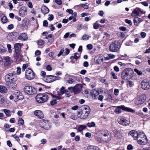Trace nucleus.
<instances>
[{"label":"nucleus","instance_id":"nucleus-1","mask_svg":"<svg viewBox=\"0 0 150 150\" xmlns=\"http://www.w3.org/2000/svg\"><path fill=\"white\" fill-rule=\"evenodd\" d=\"M133 70L132 69L130 68L125 69L121 74V78L123 79H130L133 77Z\"/></svg>","mask_w":150,"mask_h":150},{"label":"nucleus","instance_id":"nucleus-2","mask_svg":"<svg viewBox=\"0 0 150 150\" xmlns=\"http://www.w3.org/2000/svg\"><path fill=\"white\" fill-rule=\"evenodd\" d=\"M48 95L49 94L47 93L38 94L35 97L37 102L39 103L46 102L48 100Z\"/></svg>","mask_w":150,"mask_h":150},{"label":"nucleus","instance_id":"nucleus-3","mask_svg":"<svg viewBox=\"0 0 150 150\" xmlns=\"http://www.w3.org/2000/svg\"><path fill=\"white\" fill-rule=\"evenodd\" d=\"M5 80L7 84H9L11 82H15L17 79L16 76L13 73L6 74L5 76Z\"/></svg>","mask_w":150,"mask_h":150},{"label":"nucleus","instance_id":"nucleus-4","mask_svg":"<svg viewBox=\"0 0 150 150\" xmlns=\"http://www.w3.org/2000/svg\"><path fill=\"white\" fill-rule=\"evenodd\" d=\"M120 47V44L119 42L115 40L112 42L109 47L110 51L112 52H116L119 50Z\"/></svg>","mask_w":150,"mask_h":150},{"label":"nucleus","instance_id":"nucleus-5","mask_svg":"<svg viewBox=\"0 0 150 150\" xmlns=\"http://www.w3.org/2000/svg\"><path fill=\"white\" fill-rule=\"evenodd\" d=\"M115 107H116V108L114 110V112L116 114H119L121 113L122 112V110L132 112H134V110L129 108L126 107L124 105Z\"/></svg>","mask_w":150,"mask_h":150},{"label":"nucleus","instance_id":"nucleus-6","mask_svg":"<svg viewBox=\"0 0 150 150\" xmlns=\"http://www.w3.org/2000/svg\"><path fill=\"white\" fill-rule=\"evenodd\" d=\"M24 92L29 95H32L36 93V89L30 86H25L24 88Z\"/></svg>","mask_w":150,"mask_h":150},{"label":"nucleus","instance_id":"nucleus-7","mask_svg":"<svg viewBox=\"0 0 150 150\" xmlns=\"http://www.w3.org/2000/svg\"><path fill=\"white\" fill-rule=\"evenodd\" d=\"M118 122L120 124L127 126L130 123V121L129 119L123 116L119 117L117 119Z\"/></svg>","mask_w":150,"mask_h":150},{"label":"nucleus","instance_id":"nucleus-8","mask_svg":"<svg viewBox=\"0 0 150 150\" xmlns=\"http://www.w3.org/2000/svg\"><path fill=\"white\" fill-rule=\"evenodd\" d=\"M58 78H59V77L52 75H47L44 77L43 79L47 83H50L56 80L59 79Z\"/></svg>","mask_w":150,"mask_h":150},{"label":"nucleus","instance_id":"nucleus-9","mask_svg":"<svg viewBox=\"0 0 150 150\" xmlns=\"http://www.w3.org/2000/svg\"><path fill=\"white\" fill-rule=\"evenodd\" d=\"M25 77L29 80H31L34 77V73L31 69H29L25 72Z\"/></svg>","mask_w":150,"mask_h":150},{"label":"nucleus","instance_id":"nucleus-10","mask_svg":"<svg viewBox=\"0 0 150 150\" xmlns=\"http://www.w3.org/2000/svg\"><path fill=\"white\" fill-rule=\"evenodd\" d=\"M141 87L144 90H148L150 88V81H147L146 80L142 81L141 83Z\"/></svg>","mask_w":150,"mask_h":150},{"label":"nucleus","instance_id":"nucleus-11","mask_svg":"<svg viewBox=\"0 0 150 150\" xmlns=\"http://www.w3.org/2000/svg\"><path fill=\"white\" fill-rule=\"evenodd\" d=\"M146 100V96L144 95H141L140 97H137L135 99V103L137 105L142 104Z\"/></svg>","mask_w":150,"mask_h":150},{"label":"nucleus","instance_id":"nucleus-12","mask_svg":"<svg viewBox=\"0 0 150 150\" xmlns=\"http://www.w3.org/2000/svg\"><path fill=\"white\" fill-rule=\"evenodd\" d=\"M40 125L42 128L45 129H48L50 127L48 121L42 120L40 122Z\"/></svg>","mask_w":150,"mask_h":150},{"label":"nucleus","instance_id":"nucleus-13","mask_svg":"<svg viewBox=\"0 0 150 150\" xmlns=\"http://www.w3.org/2000/svg\"><path fill=\"white\" fill-rule=\"evenodd\" d=\"M82 86L80 84H77L74 87V93L75 94H76L79 93L81 89Z\"/></svg>","mask_w":150,"mask_h":150},{"label":"nucleus","instance_id":"nucleus-14","mask_svg":"<svg viewBox=\"0 0 150 150\" xmlns=\"http://www.w3.org/2000/svg\"><path fill=\"white\" fill-rule=\"evenodd\" d=\"M19 14L21 17L25 16L27 14V9L25 7L22 6L19 10Z\"/></svg>","mask_w":150,"mask_h":150},{"label":"nucleus","instance_id":"nucleus-15","mask_svg":"<svg viewBox=\"0 0 150 150\" xmlns=\"http://www.w3.org/2000/svg\"><path fill=\"white\" fill-rule=\"evenodd\" d=\"M21 45V44L17 43H16L14 45L15 52L18 55L20 54Z\"/></svg>","mask_w":150,"mask_h":150},{"label":"nucleus","instance_id":"nucleus-16","mask_svg":"<svg viewBox=\"0 0 150 150\" xmlns=\"http://www.w3.org/2000/svg\"><path fill=\"white\" fill-rule=\"evenodd\" d=\"M2 61L6 66H8L12 62L10 58L8 56L4 57L2 59Z\"/></svg>","mask_w":150,"mask_h":150},{"label":"nucleus","instance_id":"nucleus-17","mask_svg":"<svg viewBox=\"0 0 150 150\" xmlns=\"http://www.w3.org/2000/svg\"><path fill=\"white\" fill-rule=\"evenodd\" d=\"M14 93L15 99L16 98L18 100L23 99L24 98L23 96L20 91H16Z\"/></svg>","mask_w":150,"mask_h":150},{"label":"nucleus","instance_id":"nucleus-18","mask_svg":"<svg viewBox=\"0 0 150 150\" xmlns=\"http://www.w3.org/2000/svg\"><path fill=\"white\" fill-rule=\"evenodd\" d=\"M138 143L141 145H144L146 144L148 142V139L147 137H145L144 138H140L139 139H138Z\"/></svg>","mask_w":150,"mask_h":150},{"label":"nucleus","instance_id":"nucleus-19","mask_svg":"<svg viewBox=\"0 0 150 150\" xmlns=\"http://www.w3.org/2000/svg\"><path fill=\"white\" fill-rule=\"evenodd\" d=\"M141 11V10L139 8H137L134 10L131 14V16L134 17H136L139 15Z\"/></svg>","mask_w":150,"mask_h":150},{"label":"nucleus","instance_id":"nucleus-20","mask_svg":"<svg viewBox=\"0 0 150 150\" xmlns=\"http://www.w3.org/2000/svg\"><path fill=\"white\" fill-rule=\"evenodd\" d=\"M138 134L137 131L134 130H132L130 131L129 133V134L132 136L133 137L134 139H139L138 137Z\"/></svg>","mask_w":150,"mask_h":150},{"label":"nucleus","instance_id":"nucleus-21","mask_svg":"<svg viewBox=\"0 0 150 150\" xmlns=\"http://www.w3.org/2000/svg\"><path fill=\"white\" fill-rule=\"evenodd\" d=\"M34 114L35 115L37 116L40 119L43 118L44 117V115L41 110H35L34 112Z\"/></svg>","mask_w":150,"mask_h":150},{"label":"nucleus","instance_id":"nucleus-22","mask_svg":"<svg viewBox=\"0 0 150 150\" xmlns=\"http://www.w3.org/2000/svg\"><path fill=\"white\" fill-rule=\"evenodd\" d=\"M134 24L135 25L138 26L139 23L143 21L142 19L135 17L133 20Z\"/></svg>","mask_w":150,"mask_h":150},{"label":"nucleus","instance_id":"nucleus-23","mask_svg":"<svg viewBox=\"0 0 150 150\" xmlns=\"http://www.w3.org/2000/svg\"><path fill=\"white\" fill-rule=\"evenodd\" d=\"M111 134L110 135H106L104 137H102V139H103V142L104 143L108 142L111 139Z\"/></svg>","mask_w":150,"mask_h":150},{"label":"nucleus","instance_id":"nucleus-24","mask_svg":"<svg viewBox=\"0 0 150 150\" xmlns=\"http://www.w3.org/2000/svg\"><path fill=\"white\" fill-rule=\"evenodd\" d=\"M91 93L93 98L94 99L97 98L98 97V96L99 93L98 91L95 89L92 90Z\"/></svg>","mask_w":150,"mask_h":150},{"label":"nucleus","instance_id":"nucleus-25","mask_svg":"<svg viewBox=\"0 0 150 150\" xmlns=\"http://www.w3.org/2000/svg\"><path fill=\"white\" fill-rule=\"evenodd\" d=\"M28 38L27 35L25 33H23L20 35L18 37V39L20 40L24 41L26 40Z\"/></svg>","mask_w":150,"mask_h":150},{"label":"nucleus","instance_id":"nucleus-26","mask_svg":"<svg viewBox=\"0 0 150 150\" xmlns=\"http://www.w3.org/2000/svg\"><path fill=\"white\" fill-rule=\"evenodd\" d=\"M114 132L115 136L117 139H120V138L121 136V133L120 131L117 129H115L114 130Z\"/></svg>","mask_w":150,"mask_h":150},{"label":"nucleus","instance_id":"nucleus-27","mask_svg":"<svg viewBox=\"0 0 150 150\" xmlns=\"http://www.w3.org/2000/svg\"><path fill=\"white\" fill-rule=\"evenodd\" d=\"M102 137H104L106 135L111 134V133L107 130H102L100 131Z\"/></svg>","mask_w":150,"mask_h":150},{"label":"nucleus","instance_id":"nucleus-28","mask_svg":"<svg viewBox=\"0 0 150 150\" xmlns=\"http://www.w3.org/2000/svg\"><path fill=\"white\" fill-rule=\"evenodd\" d=\"M41 11L42 13L44 14L48 13L49 11L48 8L45 6H43L41 8Z\"/></svg>","mask_w":150,"mask_h":150},{"label":"nucleus","instance_id":"nucleus-29","mask_svg":"<svg viewBox=\"0 0 150 150\" xmlns=\"http://www.w3.org/2000/svg\"><path fill=\"white\" fill-rule=\"evenodd\" d=\"M7 88L5 86H0V92L3 93H5L7 92Z\"/></svg>","mask_w":150,"mask_h":150},{"label":"nucleus","instance_id":"nucleus-30","mask_svg":"<svg viewBox=\"0 0 150 150\" xmlns=\"http://www.w3.org/2000/svg\"><path fill=\"white\" fill-rule=\"evenodd\" d=\"M8 84L9 85L8 87L10 89L14 90L16 87V84L15 82H11Z\"/></svg>","mask_w":150,"mask_h":150},{"label":"nucleus","instance_id":"nucleus-31","mask_svg":"<svg viewBox=\"0 0 150 150\" xmlns=\"http://www.w3.org/2000/svg\"><path fill=\"white\" fill-rule=\"evenodd\" d=\"M87 150H100V149L98 147L94 146H90L88 147L86 149Z\"/></svg>","mask_w":150,"mask_h":150},{"label":"nucleus","instance_id":"nucleus-32","mask_svg":"<svg viewBox=\"0 0 150 150\" xmlns=\"http://www.w3.org/2000/svg\"><path fill=\"white\" fill-rule=\"evenodd\" d=\"M77 115L78 116V117L80 118L81 119H84L85 118H83V117H84V115H85V114H84V113L83 112V111H81L80 112H78L77 113Z\"/></svg>","mask_w":150,"mask_h":150},{"label":"nucleus","instance_id":"nucleus-33","mask_svg":"<svg viewBox=\"0 0 150 150\" xmlns=\"http://www.w3.org/2000/svg\"><path fill=\"white\" fill-rule=\"evenodd\" d=\"M90 108L87 109L86 110H84L83 111V112L84 113V114H85V115H84V117H83V118H86L88 116V115L90 113Z\"/></svg>","mask_w":150,"mask_h":150},{"label":"nucleus","instance_id":"nucleus-34","mask_svg":"<svg viewBox=\"0 0 150 150\" xmlns=\"http://www.w3.org/2000/svg\"><path fill=\"white\" fill-rule=\"evenodd\" d=\"M115 56L112 54H108V56L106 57L105 58V59L106 60H109L110 59H114L115 58Z\"/></svg>","mask_w":150,"mask_h":150},{"label":"nucleus","instance_id":"nucleus-35","mask_svg":"<svg viewBox=\"0 0 150 150\" xmlns=\"http://www.w3.org/2000/svg\"><path fill=\"white\" fill-rule=\"evenodd\" d=\"M138 137L139 139V138H144L145 137H146L145 134L143 132H140L138 134Z\"/></svg>","mask_w":150,"mask_h":150},{"label":"nucleus","instance_id":"nucleus-36","mask_svg":"<svg viewBox=\"0 0 150 150\" xmlns=\"http://www.w3.org/2000/svg\"><path fill=\"white\" fill-rule=\"evenodd\" d=\"M86 127V125H81L78 128V130L79 132H81L82 130L85 129Z\"/></svg>","mask_w":150,"mask_h":150},{"label":"nucleus","instance_id":"nucleus-37","mask_svg":"<svg viewBox=\"0 0 150 150\" xmlns=\"http://www.w3.org/2000/svg\"><path fill=\"white\" fill-rule=\"evenodd\" d=\"M60 92L58 94L59 95H62L65 93V88L62 86L59 90Z\"/></svg>","mask_w":150,"mask_h":150},{"label":"nucleus","instance_id":"nucleus-38","mask_svg":"<svg viewBox=\"0 0 150 150\" xmlns=\"http://www.w3.org/2000/svg\"><path fill=\"white\" fill-rule=\"evenodd\" d=\"M3 111L7 117H9L11 116L10 111L9 110L4 109L3 110Z\"/></svg>","mask_w":150,"mask_h":150},{"label":"nucleus","instance_id":"nucleus-39","mask_svg":"<svg viewBox=\"0 0 150 150\" xmlns=\"http://www.w3.org/2000/svg\"><path fill=\"white\" fill-rule=\"evenodd\" d=\"M90 38L89 36L87 34H84L82 36V39L83 40H88Z\"/></svg>","mask_w":150,"mask_h":150},{"label":"nucleus","instance_id":"nucleus-40","mask_svg":"<svg viewBox=\"0 0 150 150\" xmlns=\"http://www.w3.org/2000/svg\"><path fill=\"white\" fill-rule=\"evenodd\" d=\"M6 50L5 48L2 45H0V52L3 53L5 52Z\"/></svg>","mask_w":150,"mask_h":150},{"label":"nucleus","instance_id":"nucleus-41","mask_svg":"<svg viewBox=\"0 0 150 150\" xmlns=\"http://www.w3.org/2000/svg\"><path fill=\"white\" fill-rule=\"evenodd\" d=\"M87 125V126L89 127H94L96 125L95 122H88Z\"/></svg>","mask_w":150,"mask_h":150},{"label":"nucleus","instance_id":"nucleus-42","mask_svg":"<svg viewBox=\"0 0 150 150\" xmlns=\"http://www.w3.org/2000/svg\"><path fill=\"white\" fill-rule=\"evenodd\" d=\"M96 140L98 142L101 143H104L103 141V139H102V137H99L97 136L95 137Z\"/></svg>","mask_w":150,"mask_h":150},{"label":"nucleus","instance_id":"nucleus-43","mask_svg":"<svg viewBox=\"0 0 150 150\" xmlns=\"http://www.w3.org/2000/svg\"><path fill=\"white\" fill-rule=\"evenodd\" d=\"M74 77L73 78H69L66 81V83L69 84L72 83L74 82Z\"/></svg>","mask_w":150,"mask_h":150},{"label":"nucleus","instance_id":"nucleus-44","mask_svg":"<svg viewBox=\"0 0 150 150\" xmlns=\"http://www.w3.org/2000/svg\"><path fill=\"white\" fill-rule=\"evenodd\" d=\"M77 13L76 12H74L72 14L71 16H70L69 18V20H71L73 18H75L77 16Z\"/></svg>","mask_w":150,"mask_h":150},{"label":"nucleus","instance_id":"nucleus-45","mask_svg":"<svg viewBox=\"0 0 150 150\" xmlns=\"http://www.w3.org/2000/svg\"><path fill=\"white\" fill-rule=\"evenodd\" d=\"M89 108H90L89 106L86 105H83L81 107V110H82V111L84 110H86Z\"/></svg>","mask_w":150,"mask_h":150},{"label":"nucleus","instance_id":"nucleus-46","mask_svg":"<svg viewBox=\"0 0 150 150\" xmlns=\"http://www.w3.org/2000/svg\"><path fill=\"white\" fill-rule=\"evenodd\" d=\"M18 124L21 125H23L24 124V120L21 118H20L18 120Z\"/></svg>","mask_w":150,"mask_h":150},{"label":"nucleus","instance_id":"nucleus-47","mask_svg":"<svg viewBox=\"0 0 150 150\" xmlns=\"http://www.w3.org/2000/svg\"><path fill=\"white\" fill-rule=\"evenodd\" d=\"M2 21L4 23H6L7 21V19L6 17L4 16L1 18Z\"/></svg>","mask_w":150,"mask_h":150},{"label":"nucleus","instance_id":"nucleus-48","mask_svg":"<svg viewBox=\"0 0 150 150\" xmlns=\"http://www.w3.org/2000/svg\"><path fill=\"white\" fill-rule=\"evenodd\" d=\"M81 5L82 7L85 9H87L89 8L88 4L87 3L86 4H82Z\"/></svg>","mask_w":150,"mask_h":150},{"label":"nucleus","instance_id":"nucleus-49","mask_svg":"<svg viewBox=\"0 0 150 150\" xmlns=\"http://www.w3.org/2000/svg\"><path fill=\"white\" fill-rule=\"evenodd\" d=\"M57 103V99H54L50 102V104L52 105H54L56 104Z\"/></svg>","mask_w":150,"mask_h":150},{"label":"nucleus","instance_id":"nucleus-50","mask_svg":"<svg viewBox=\"0 0 150 150\" xmlns=\"http://www.w3.org/2000/svg\"><path fill=\"white\" fill-rule=\"evenodd\" d=\"M134 71L139 75H141L142 74L141 71H139L137 69H134Z\"/></svg>","mask_w":150,"mask_h":150},{"label":"nucleus","instance_id":"nucleus-51","mask_svg":"<svg viewBox=\"0 0 150 150\" xmlns=\"http://www.w3.org/2000/svg\"><path fill=\"white\" fill-rule=\"evenodd\" d=\"M38 43L39 45L42 46L44 44V42L42 40H40L38 41Z\"/></svg>","mask_w":150,"mask_h":150},{"label":"nucleus","instance_id":"nucleus-52","mask_svg":"<svg viewBox=\"0 0 150 150\" xmlns=\"http://www.w3.org/2000/svg\"><path fill=\"white\" fill-rule=\"evenodd\" d=\"M5 101V99L4 97L0 94V103H3Z\"/></svg>","mask_w":150,"mask_h":150},{"label":"nucleus","instance_id":"nucleus-53","mask_svg":"<svg viewBox=\"0 0 150 150\" xmlns=\"http://www.w3.org/2000/svg\"><path fill=\"white\" fill-rule=\"evenodd\" d=\"M125 22L129 24L130 25H131L132 24L131 21L128 19H126L125 20Z\"/></svg>","mask_w":150,"mask_h":150},{"label":"nucleus","instance_id":"nucleus-54","mask_svg":"<svg viewBox=\"0 0 150 150\" xmlns=\"http://www.w3.org/2000/svg\"><path fill=\"white\" fill-rule=\"evenodd\" d=\"M12 137L15 139L18 142L20 141V139H19L18 137L17 136L16 134L12 135Z\"/></svg>","mask_w":150,"mask_h":150},{"label":"nucleus","instance_id":"nucleus-55","mask_svg":"<svg viewBox=\"0 0 150 150\" xmlns=\"http://www.w3.org/2000/svg\"><path fill=\"white\" fill-rule=\"evenodd\" d=\"M74 59H77L80 57V55L78 53H76L74 54Z\"/></svg>","mask_w":150,"mask_h":150},{"label":"nucleus","instance_id":"nucleus-56","mask_svg":"<svg viewBox=\"0 0 150 150\" xmlns=\"http://www.w3.org/2000/svg\"><path fill=\"white\" fill-rule=\"evenodd\" d=\"M28 67V65L27 64H24L22 66V70L23 71H24L25 69L26 68Z\"/></svg>","mask_w":150,"mask_h":150},{"label":"nucleus","instance_id":"nucleus-57","mask_svg":"<svg viewBox=\"0 0 150 150\" xmlns=\"http://www.w3.org/2000/svg\"><path fill=\"white\" fill-rule=\"evenodd\" d=\"M99 27V24L97 23H94L93 25V28L95 29H98Z\"/></svg>","mask_w":150,"mask_h":150},{"label":"nucleus","instance_id":"nucleus-58","mask_svg":"<svg viewBox=\"0 0 150 150\" xmlns=\"http://www.w3.org/2000/svg\"><path fill=\"white\" fill-rule=\"evenodd\" d=\"M111 74L114 79H117V76L115 75V74L114 72H112L111 73Z\"/></svg>","mask_w":150,"mask_h":150},{"label":"nucleus","instance_id":"nucleus-59","mask_svg":"<svg viewBox=\"0 0 150 150\" xmlns=\"http://www.w3.org/2000/svg\"><path fill=\"white\" fill-rule=\"evenodd\" d=\"M21 73V69L19 67H18L17 68V74L19 75Z\"/></svg>","mask_w":150,"mask_h":150},{"label":"nucleus","instance_id":"nucleus-60","mask_svg":"<svg viewBox=\"0 0 150 150\" xmlns=\"http://www.w3.org/2000/svg\"><path fill=\"white\" fill-rule=\"evenodd\" d=\"M119 91L118 89H115L114 90V94L115 95L117 96L119 94Z\"/></svg>","mask_w":150,"mask_h":150},{"label":"nucleus","instance_id":"nucleus-61","mask_svg":"<svg viewBox=\"0 0 150 150\" xmlns=\"http://www.w3.org/2000/svg\"><path fill=\"white\" fill-rule=\"evenodd\" d=\"M43 26L47 27L48 25V23L47 21L44 20L43 21Z\"/></svg>","mask_w":150,"mask_h":150},{"label":"nucleus","instance_id":"nucleus-62","mask_svg":"<svg viewBox=\"0 0 150 150\" xmlns=\"http://www.w3.org/2000/svg\"><path fill=\"white\" fill-rule=\"evenodd\" d=\"M140 35L142 38H144L146 35V34L145 32H142L140 33Z\"/></svg>","mask_w":150,"mask_h":150},{"label":"nucleus","instance_id":"nucleus-63","mask_svg":"<svg viewBox=\"0 0 150 150\" xmlns=\"http://www.w3.org/2000/svg\"><path fill=\"white\" fill-rule=\"evenodd\" d=\"M49 17L48 18V20L49 21H52L54 18V16L52 14H49Z\"/></svg>","mask_w":150,"mask_h":150},{"label":"nucleus","instance_id":"nucleus-64","mask_svg":"<svg viewBox=\"0 0 150 150\" xmlns=\"http://www.w3.org/2000/svg\"><path fill=\"white\" fill-rule=\"evenodd\" d=\"M64 51V50L63 49H61L60 50L59 53L58 54L57 56L58 57H59L60 56V55L63 54Z\"/></svg>","mask_w":150,"mask_h":150}]
</instances>
